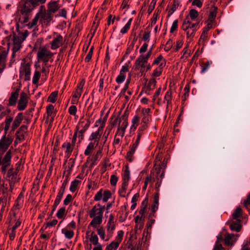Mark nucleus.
<instances>
[{
    "label": "nucleus",
    "mask_w": 250,
    "mask_h": 250,
    "mask_svg": "<svg viewBox=\"0 0 250 250\" xmlns=\"http://www.w3.org/2000/svg\"><path fill=\"white\" fill-rule=\"evenodd\" d=\"M62 233H63L65 235V237L68 239H71L74 234L73 231L68 230L64 229H62Z\"/></svg>",
    "instance_id": "nucleus-49"
},
{
    "label": "nucleus",
    "mask_w": 250,
    "mask_h": 250,
    "mask_svg": "<svg viewBox=\"0 0 250 250\" xmlns=\"http://www.w3.org/2000/svg\"><path fill=\"white\" fill-rule=\"evenodd\" d=\"M26 38V36L21 33H14L12 36L13 47L12 57L15 56V53L20 50L21 44Z\"/></svg>",
    "instance_id": "nucleus-6"
},
{
    "label": "nucleus",
    "mask_w": 250,
    "mask_h": 250,
    "mask_svg": "<svg viewBox=\"0 0 250 250\" xmlns=\"http://www.w3.org/2000/svg\"><path fill=\"white\" fill-rule=\"evenodd\" d=\"M38 21L39 20L36 14L34 19L32 20V21L31 22H29L27 24L28 28H32L34 27L35 26L37 25Z\"/></svg>",
    "instance_id": "nucleus-57"
},
{
    "label": "nucleus",
    "mask_w": 250,
    "mask_h": 250,
    "mask_svg": "<svg viewBox=\"0 0 250 250\" xmlns=\"http://www.w3.org/2000/svg\"><path fill=\"white\" fill-rule=\"evenodd\" d=\"M241 227L240 220L233 221L229 225L231 230L236 232H239L241 229Z\"/></svg>",
    "instance_id": "nucleus-25"
},
{
    "label": "nucleus",
    "mask_w": 250,
    "mask_h": 250,
    "mask_svg": "<svg viewBox=\"0 0 250 250\" xmlns=\"http://www.w3.org/2000/svg\"><path fill=\"white\" fill-rule=\"evenodd\" d=\"M62 196L63 195L61 194V193H58V195L56 197V198L54 201V205H53V208L52 209V212L53 213L55 210L56 209V207L58 206V205L60 204L61 200H62Z\"/></svg>",
    "instance_id": "nucleus-42"
},
{
    "label": "nucleus",
    "mask_w": 250,
    "mask_h": 250,
    "mask_svg": "<svg viewBox=\"0 0 250 250\" xmlns=\"http://www.w3.org/2000/svg\"><path fill=\"white\" fill-rule=\"evenodd\" d=\"M239 237V234L227 233L225 238V243L228 246L232 245L236 242Z\"/></svg>",
    "instance_id": "nucleus-17"
},
{
    "label": "nucleus",
    "mask_w": 250,
    "mask_h": 250,
    "mask_svg": "<svg viewBox=\"0 0 250 250\" xmlns=\"http://www.w3.org/2000/svg\"><path fill=\"white\" fill-rule=\"evenodd\" d=\"M31 64L30 63L23 62L20 67V73L21 75H24V80L29 81L30 79Z\"/></svg>",
    "instance_id": "nucleus-9"
},
{
    "label": "nucleus",
    "mask_w": 250,
    "mask_h": 250,
    "mask_svg": "<svg viewBox=\"0 0 250 250\" xmlns=\"http://www.w3.org/2000/svg\"><path fill=\"white\" fill-rule=\"evenodd\" d=\"M37 56L39 61L46 63L53 56V53L45 46H42L39 47Z\"/></svg>",
    "instance_id": "nucleus-7"
},
{
    "label": "nucleus",
    "mask_w": 250,
    "mask_h": 250,
    "mask_svg": "<svg viewBox=\"0 0 250 250\" xmlns=\"http://www.w3.org/2000/svg\"><path fill=\"white\" fill-rule=\"evenodd\" d=\"M107 236L105 241H108L111 237L113 231L115 229V225L114 222V217L112 214L109 215V219L106 225Z\"/></svg>",
    "instance_id": "nucleus-11"
},
{
    "label": "nucleus",
    "mask_w": 250,
    "mask_h": 250,
    "mask_svg": "<svg viewBox=\"0 0 250 250\" xmlns=\"http://www.w3.org/2000/svg\"><path fill=\"white\" fill-rule=\"evenodd\" d=\"M19 91L20 89L19 88H17L14 92H12L10 97L9 99V105L13 106L16 104L19 96Z\"/></svg>",
    "instance_id": "nucleus-23"
},
{
    "label": "nucleus",
    "mask_w": 250,
    "mask_h": 250,
    "mask_svg": "<svg viewBox=\"0 0 250 250\" xmlns=\"http://www.w3.org/2000/svg\"><path fill=\"white\" fill-rule=\"evenodd\" d=\"M41 74L39 71H36L34 74L32 82L34 84H36L38 83Z\"/></svg>",
    "instance_id": "nucleus-63"
},
{
    "label": "nucleus",
    "mask_w": 250,
    "mask_h": 250,
    "mask_svg": "<svg viewBox=\"0 0 250 250\" xmlns=\"http://www.w3.org/2000/svg\"><path fill=\"white\" fill-rule=\"evenodd\" d=\"M38 21L39 20L36 14L34 19L32 20V21L31 22H29L27 24L28 28H32L34 27L35 26L37 25Z\"/></svg>",
    "instance_id": "nucleus-58"
},
{
    "label": "nucleus",
    "mask_w": 250,
    "mask_h": 250,
    "mask_svg": "<svg viewBox=\"0 0 250 250\" xmlns=\"http://www.w3.org/2000/svg\"><path fill=\"white\" fill-rule=\"evenodd\" d=\"M59 2L57 1H51L48 3L47 12L50 14L54 13L59 8Z\"/></svg>",
    "instance_id": "nucleus-20"
},
{
    "label": "nucleus",
    "mask_w": 250,
    "mask_h": 250,
    "mask_svg": "<svg viewBox=\"0 0 250 250\" xmlns=\"http://www.w3.org/2000/svg\"><path fill=\"white\" fill-rule=\"evenodd\" d=\"M28 103V97L25 92L21 93L20 100L18 102V109L20 110H23L27 106Z\"/></svg>",
    "instance_id": "nucleus-13"
},
{
    "label": "nucleus",
    "mask_w": 250,
    "mask_h": 250,
    "mask_svg": "<svg viewBox=\"0 0 250 250\" xmlns=\"http://www.w3.org/2000/svg\"><path fill=\"white\" fill-rule=\"evenodd\" d=\"M13 120V118L11 116H7L4 121L5 126L4 127V134H6L10 128V125Z\"/></svg>",
    "instance_id": "nucleus-31"
},
{
    "label": "nucleus",
    "mask_w": 250,
    "mask_h": 250,
    "mask_svg": "<svg viewBox=\"0 0 250 250\" xmlns=\"http://www.w3.org/2000/svg\"><path fill=\"white\" fill-rule=\"evenodd\" d=\"M118 180V178L115 175H112L110 179V183L112 186H115L116 185Z\"/></svg>",
    "instance_id": "nucleus-64"
},
{
    "label": "nucleus",
    "mask_w": 250,
    "mask_h": 250,
    "mask_svg": "<svg viewBox=\"0 0 250 250\" xmlns=\"http://www.w3.org/2000/svg\"><path fill=\"white\" fill-rule=\"evenodd\" d=\"M138 146L132 145L130 146L129 150L127 152L126 159L129 162H132L133 160V155L136 151Z\"/></svg>",
    "instance_id": "nucleus-27"
},
{
    "label": "nucleus",
    "mask_w": 250,
    "mask_h": 250,
    "mask_svg": "<svg viewBox=\"0 0 250 250\" xmlns=\"http://www.w3.org/2000/svg\"><path fill=\"white\" fill-rule=\"evenodd\" d=\"M101 135V133H99L98 131H96L95 132H93L89 136V140L92 141L95 139L100 138Z\"/></svg>",
    "instance_id": "nucleus-47"
},
{
    "label": "nucleus",
    "mask_w": 250,
    "mask_h": 250,
    "mask_svg": "<svg viewBox=\"0 0 250 250\" xmlns=\"http://www.w3.org/2000/svg\"><path fill=\"white\" fill-rule=\"evenodd\" d=\"M8 49L0 46V66L4 69L5 67Z\"/></svg>",
    "instance_id": "nucleus-16"
},
{
    "label": "nucleus",
    "mask_w": 250,
    "mask_h": 250,
    "mask_svg": "<svg viewBox=\"0 0 250 250\" xmlns=\"http://www.w3.org/2000/svg\"><path fill=\"white\" fill-rule=\"evenodd\" d=\"M58 92L57 91L52 92L49 96L47 99V101L52 103H54L57 100Z\"/></svg>",
    "instance_id": "nucleus-41"
},
{
    "label": "nucleus",
    "mask_w": 250,
    "mask_h": 250,
    "mask_svg": "<svg viewBox=\"0 0 250 250\" xmlns=\"http://www.w3.org/2000/svg\"><path fill=\"white\" fill-rule=\"evenodd\" d=\"M132 21V18H130L126 24L121 29L120 32L122 34H125L130 28V26Z\"/></svg>",
    "instance_id": "nucleus-46"
},
{
    "label": "nucleus",
    "mask_w": 250,
    "mask_h": 250,
    "mask_svg": "<svg viewBox=\"0 0 250 250\" xmlns=\"http://www.w3.org/2000/svg\"><path fill=\"white\" fill-rule=\"evenodd\" d=\"M36 14L39 22L42 26L49 25L53 20L52 15L47 11L46 12L45 7L43 5L40 6V10Z\"/></svg>",
    "instance_id": "nucleus-5"
},
{
    "label": "nucleus",
    "mask_w": 250,
    "mask_h": 250,
    "mask_svg": "<svg viewBox=\"0 0 250 250\" xmlns=\"http://www.w3.org/2000/svg\"><path fill=\"white\" fill-rule=\"evenodd\" d=\"M198 12L195 9H191L188 15L186 17L184 21V27L186 28L187 25L190 23V21H196L199 20L197 18L198 17Z\"/></svg>",
    "instance_id": "nucleus-12"
},
{
    "label": "nucleus",
    "mask_w": 250,
    "mask_h": 250,
    "mask_svg": "<svg viewBox=\"0 0 250 250\" xmlns=\"http://www.w3.org/2000/svg\"><path fill=\"white\" fill-rule=\"evenodd\" d=\"M183 55L181 57L182 59H187L190 55V52H188V46L187 45L183 50L182 51Z\"/></svg>",
    "instance_id": "nucleus-59"
},
{
    "label": "nucleus",
    "mask_w": 250,
    "mask_h": 250,
    "mask_svg": "<svg viewBox=\"0 0 250 250\" xmlns=\"http://www.w3.org/2000/svg\"><path fill=\"white\" fill-rule=\"evenodd\" d=\"M91 122L88 119L83 117L80 119L76 127V130L78 132L79 142L80 143L84 138V133L88 129Z\"/></svg>",
    "instance_id": "nucleus-4"
},
{
    "label": "nucleus",
    "mask_w": 250,
    "mask_h": 250,
    "mask_svg": "<svg viewBox=\"0 0 250 250\" xmlns=\"http://www.w3.org/2000/svg\"><path fill=\"white\" fill-rule=\"evenodd\" d=\"M128 184L122 183V188L119 190V194L121 197H125L126 196V190Z\"/></svg>",
    "instance_id": "nucleus-44"
},
{
    "label": "nucleus",
    "mask_w": 250,
    "mask_h": 250,
    "mask_svg": "<svg viewBox=\"0 0 250 250\" xmlns=\"http://www.w3.org/2000/svg\"><path fill=\"white\" fill-rule=\"evenodd\" d=\"M125 79V74L120 72L119 75L117 76L116 81L118 83H123Z\"/></svg>",
    "instance_id": "nucleus-62"
},
{
    "label": "nucleus",
    "mask_w": 250,
    "mask_h": 250,
    "mask_svg": "<svg viewBox=\"0 0 250 250\" xmlns=\"http://www.w3.org/2000/svg\"><path fill=\"white\" fill-rule=\"evenodd\" d=\"M161 61H163L162 62H166V61L165 59H164L163 57L161 55H160L158 57L154 59L152 62V65L159 64V63L160 64Z\"/></svg>",
    "instance_id": "nucleus-61"
},
{
    "label": "nucleus",
    "mask_w": 250,
    "mask_h": 250,
    "mask_svg": "<svg viewBox=\"0 0 250 250\" xmlns=\"http://www.w3.org/2000/svg\"><path fill=\"white\" fill-rule=\"evenodd\" d=\"M54 109V107L52 104H49L46 107L47 119L50 120L51 122L54 120V116H53Z\"/></svg>",
    "instance_id": "nucleus-29"
},
{
    "label": "nucleus",
    "mask_w": 250,
    "mask_h": 250,
    "mask_svg": "<svg viewBox=\"0 0 250 250\" xmlns=\"http://www.w3.org/2000/svg\"><path fill=\"white\" fill-rule=\"evenodd\" d=\"M6 135L4 134L0 140V151L2 152L5 151L8 149L13 141L11 137L9 135L6 137Z\"/></svg>",
    "instance_id": "nucleus-10"
},
{
    "label": "nucleus",
    "mask_w": 250,
    "mask_h": 250,
    "mask_svg": "<svg viewBox=\"0 0 250 250\" xmlns=\"http://www.w3.org/2000/svg\"><path fill=\"white\" fill-rule=\"evenodd\" d=\"M128 123L127 120L125 119H123V121H120L119 124L118 129L123 132L125 133V129L127 126Z\"/></svg>",
    "instance_id": "nucleus-38"
},
{
    "label": "nucleus",
    "mask_w": 250,
    "mask_h": 250,
    "mask_svg": "<svg viewBox=\"0 0 250 250\" xmlns=\"http://www.w3.org/2000/svg\"><path fill=\"white\" fill-rule=\"evenodd\" d=\"M38 21L39 20L36 14L34 19L32 20V21L31 22H29L27 24L28 28H32L34 27L35 26L37 25Z\"/></svg>",
    "instance_id": "nucleus-56"
},
{
    "label": "nucleus",
    "mask_w": 250,
    "mask_h": 250,
    "mask_svg": "<svg viewBox=\"0 0 250 250\" xmlns=\"http://www.w3.org/2000/svg\"><path fill=\"white\" fill-rule=\"evenodd\" d=\"M11 112V110L9 108H5V107L2 105L0 104V119L3 118L7 114H9Z\"/></svg>",
    "instance_id": "nucleus-34"
},
{
    "label": "nucleus",
    "mask_w": 250,
    "mask_h": 250,
    "mask_svg": "<svg viewBox=\"0 0 250 250\" xmlns=\"http://www.w3.org/2000/svg\"><path fill=\"white\" fill-rule=\"evenodd\" d=\"M111 131V127H106V129L104 131V134L103 135V139L104 141L102 143L103 145H104L107 139V138L108 137L109 134L110 133V131Z\"/></svg>",
    "instance_id": "nucleus-50"
},
{
    "label": "nucleus",
    "mask_w": 250,
    "mask_h": 250,
    "mask_svg": "<svg viewBox=\"0 0 250 250\" xmlns=\"http://www.w3.org/2000/svg\"><path fill=\"white\" fill-rule=\"evenodd\" d=\"M23 119L22 113H19L16 116L11 126V131H14L20 125Z\"/></svg>",
    "instance_id": "nucleus-21"
},
{
    "label": "nucleus",
    "mask_w": 250,
    "mask_h": 250,
    "mask_svg": "<svg viewBox=\"0 0 250 250\" xmlns=\"http://www.w3.org/2000/svg\"><path fill=\"white\" fill-rule=\"evenodd\" d=\"M65 207L61 208L58 210V212L56 214V216L59 219H61L64 216V215L65 214Z\"/></svg>",
    "instance_id": "nucleus-60"
},
{
    "label": "nucleus",
    "mask_w": 250,
    "mask_h": 250,
    "mask_svg": "<svg viewBox=\"0 0 250 250\" xmlns=\"http://www.w3.org/2000/svg\"><path fill=\"white\" fill-rule=\"evenodd\" d=\"M18 172L14 171L13 169H10L7 172V179L9 183H16L19 181V179L17 177Z\"/></svg>",
    "instance_id": "nucleus-19"
},
{
    "label": "nucleus",
    "mask_w": 250,
    "mask_h": 250,
    "mask_svg": "<svg viewBox=\"0 0 250 250\" xmlns=\"http://www.w3.org/2000/svg\"><path fill=\"white\" fill-rule=\"evenodd\" d=\"M97 233L102 240H106V237L105 235V231L103 227H100L97 229Z\"/></svg>",
    "instance_id": "nucleus-51"
},
{
    "label": "nucleus",
    "mask_w": 250,
    "mask_h": 250,
    "mask_svg": "<svg viewBox=\"0 0 250 250\" xmlns=\"http://www.w3.org/2000/svg\"><path fill=\"white\" fill-rule=\"evenodd\" d=\"M84 84V82L82 81L77 85V88L73 94V97L77 99H79L81 96L83 87Z\"/></svg>",
    "instance_id": "nucleus-24"
},
{
    "label": "nucleus",
    "mask_w": 250,
    "mask_h": 250,
    "mask_svg": "<svg viewBox=\"0 0 250 250\" xmlns=\"http://www.w3.org/2000/svg\"><path fill=\"white\" fill-rule=\"evenodd\" d=\"M156 81L154 78H151L149 80L147 85L146 86V92H147V91H150L151 90H153L156 86Z\"/></svg>",
    "instance_id": "nucleus-32"
},
{
    "label": "nucleus",
    "mask_w": 250,
    "mask_h": 250,
    "mask_svg": "<svg viewBox=\"0 0 250 250\" xmlns=\"http://www.w3.org/2000/svg\"><path fill=\"white\" fill-rule=\"evenodd\" d=\"M95 147V144L93 142L89 143L84 151V155L86 156L89 155L92 152Z\"/></svg>",
    "instance_id": "nucleus-37"
},
{
    "label": "nucleus",
    "mask_w": 250,
    "mask_h": 250,
    "mask_svg": "<svg viewBox=\"0 0 250 250\" xmlns=\"http://www.w3.org/2000/svg\"><path fill=\"white\" fill-rule=\"evenodd\" d=\"M154 181V180H152L151 175L147 176L145 179V184L143 187V189L146 190L147 188L148 183H151V184L152 185Z\"/></svg>",
    "instance_id": "nucleus-54"
},
{
    "label": "nucleus",
    "mask_w": 250,
    "mask_h": 250,
    "mask_svg": "<svg viewBox=\"0 0 250 250\" xmlns=\"http://www.w3.org/2000/svg\"><path fill=\"white\" fill-rule=\"evenodd\" d=\"M154 217H155V216H153V215L149 214V215L148 216V222L146 224V226L147 229H151V228L152 227V225L155 223V219H154Z\"/></svg>",
    "instance_id": "nucleus-45"
},
{
    "label": "nucleus",
    "mask_w": 250,
    "mask_h": 250,
    "mask_svg": "<svg viewBox=\"0 0 250 250\" xmlns=\"http://www.w3.org/2000/svg\"><path fill=\"white\" fill-rule=\"evenodd\" d=\"M63 42V37L60 34H58L55 37L51 42V48L53 50H55L61 46H62Z\"/></svg>",
    "instance_id": "nucleus-15"
},
{
    "label": "nucleus",
    "mask_w": 250,
    "mask_h": 250,
    "mask_svg": "<svg viewBox=\"0 0 250 250\" xmlns=\"http://www.w3.org/2000/svg\"><path fill=\"white\" fill-rule=\"evenodd\" d=\"M32 0H22L20 3V12L21 13L20 20L22 22H27L31 16V11L36 7Z\"/></svg>",
    "instance_id": "nucleus-2"
},
{
    "label": "nucleus",
    "mask_w": 250,
    "mask_h": 250,
    "mask_svg": "<svg viewBox=\"0 0 250 250\" xmlns=\"http://www.w3.org/2000/svg\"><path fill=\"white\" fill-rule=\"evenodd\" d=\"M111 194L110 191L105 190L103 193V201L104 202H106L111 197Z\"/></svg>",
    "instance_id": "nucleus-53"
},
{
    "label": "nucleus",
    "mask_w": 250,
    "mask_h": 250,
    "mask_svg": "<svg viewBox=\"0 0 250 250\" xmlns=\"http://www.w3.org/2000/svg\"><path fill=\"white\" fill-rule=\"evenodd\" d=\"M69 178H68V175H66L65 179L63 180L62 185L61 186V189L58 193L63 195L65 188L68 183V181L69 180Z\"/></svg>",
    "instance_id": "nucleus-39"
},
{
    "label": "nucleus",
    "mask_w": 250,
    "mask_h": 250,
    "mask_svg": "<svg viewBox=\"0 0 250 250\" xmlns=\"http://www.w3.org/2000/svg\"><path fill=\"white\" fill-rule=\"evenodd\" d=\"M242 212V209L239 207H237L235 210L232 214V219L236 220H239L238 218L241 216Z\"/></svg>",
    "instance_id": "nucleus-40"
},
{
    "label": "nucleus",
    "mask_w": 250,
    "mask_h": 250,
    "mask_svg": "<svg viewBox=\"0 0 250 250\" xmlns=\"http://www.w3.org/2000/svg\"><path fill=\"white\" fill-rule=\"evenodd\" d=\"M189 24H187L186 28L184 27V22L183 23L182 28L183 30L186 32L187 37L188 38H191L194 36V33L196 31V29H192L191 28H189Z\"/></svg>",
    "instance_id": "nucleus-30"
},
{
    "label": "nucleus",
    "mask_w": 250,
    "mask_h": 250,
    "mask_svg": "<svg viewBox=\"0 0 250 250\" xmlns=\"http://www.w3.org/2000/svg\"><path fill=\"white\" fill-rule=\"evenodd\" d=\"M104 209V207L101 206L100 204L93 207L89 212V216L93 219L89 224L88 228L91 226L94 228H96L98 225L102 223Z\"/></svg>",
    "instance_id": "nucleus-1"
},
{
    "label": "nucleus",
    "mask_w": 250,
    "mask_h": 250,
    "mask_svg": "<svg viewBox=\"0 0 250 250\" xmlns=\"http://www.w3.org/2000/svg\"><path fill=\"white\" fill-rule=\"evenodd\" d=\"M89 241L94 246L101 244L99 243V238L98 236L94 234V232H92L90 234Z\"/></svg>",
    "instance_id": "nucleus-33"
},
{
    "label": "nucleus",
    "mask_w": 250,
    "mask_h": 250,
    "mask_svg": "<svg viewBox=\"0 0 250 250\" xmlns=\"http://www.w3.org/2000/svg\"><path fill=\"white\" fill-rule=\"evenodd\" d=\"M166 62H161L159 66L154 70L152 76L153 77H157L160 76L162 73V69L165 66Z\"/></svg>",
    "instance_id": "nucleus-28"
},
{
    "label": "nucleus",
    "mask_w": 250,
    "mask_h": 250,
    "mask_svg": "<svg viewBox=\"0 0 250 250\" xmlns=\"http://www.w3.org/2000/svg\"><path fill=\"white\" fill-rule=\"evenodd\" d=\"M74 145H72V144H70L69 143H64L62 145V147L66 148V150L65 151V156L67 158H69L73 150V147Z\"/></svg>",
    "instance_id": "nucleus-26"
},
{
    "label": "nucleus",
    "mask_w": 250,
    "mask_h": 250,
    "mask_svg": "<svg viewBox=\"0 0 250 250\" xmlns=\"http://www.w3.org/2000/svg\"><path fill=\"white\" fill-rule=\"evenodd\" d=\"M147 205L148 198L146 197L141 203L139 215L135 218V222L136 223L135 229L141 230L143 228L145 220V214L147 209Z\"/></svg>",
    "instance_id": "nucleus-3"
},
{
    "label": "nucleus",
    "mask_w": 250,
    "mask_h": 250,
    "mask_svg": "<svg viewBox=\"0 0 250 250\" xmlns=\"http://www.w3.org/2000/svg\"><path fill=\"white\" fill-rule=\"evenodd\" d=\"M123 183L128 184L130 179V172L128 166H126L122 173Z\"/></svg>",
    "instance_id": "nucleus-22"
},
{
    "label": "nucleus",
    "mask_w": 250,
    "mask_h": 250,
    "mask_svg": "<svg viewBox=\"0 0 250 250\" xmlns=\"http://www.w3.org/2000/svg\"><path fill=\"white\" fill-rule=\"evenodd\" d=\"M212 27V23H208L206 27L203 29V32L199 39V42H204L208 41V32Z\"/></svg>",
    "instance_id": "nucleus-18"
},
{
    "label": "nucleus",
    "mask_w": 250,
    "mask_h": 250,
    "mask_svg": "<svg viewBox=\"0 0 250 250\" xmlns=\"http://www.w3.org/2000/svg\"><path fill=\"white\" fill-rule=\"evenodd\" d=\"M146 63H147V62L139 56L135 61L134 66V69L136 70H140L141 72H143L144 69L146 68Z\"/></svg>",
    "instance_id": "nucleus-14"
},
{
    "label": "nucleus",
    "mask_w": 250,
    "mask_h": 250,
    "mask_svg": "<svg viewBox=\"0 0 250 250\" xmlns=\"http://www.w3.org/2000/svg\"><path fill=\"white\" fill-rule=\"evenodd\" d=\"M212 63L211 61H208L206 62H203L202 63L201 66L202 67L201 72L205 73L209 68L210 64Z\"/></svg>",
    "instance_id": "nucleus-43"
},
{
    "label": "nucleus",
    "mask_w": 250,
    "mask_h": 250,
    "mask_svg": "<svg viewBox=\"0 0 250 250\" xmlns=\"http://www.w3.org/2000/svg\"><path fill=\"white\" fill-rule=\"evenodd\" d=\"M171 96L172 92L171 90H169L166 92L164 98V102H167V108L168 105L171 104Z\"/></svg>",
    "instance_id": "nucleus-35"
},
{
    "label": "nucleus",
    "mask_w": 250,
    "mask_h": 250,
    "mask_svg": "<svg viewBox=\"0 0 250 250\" xmlns=\"http://www.w3.org/2000/svg\"><path fill=\"white\" fill-rule=\"evenodd\" d=\"M38 21L39 20L36 14L34 19L32 20V21L31 22H29L27 24L28 28H32L34 27L35 26L37 25Z\"/></svg>",
    "instance_id": "nucleus-55"
},
{
    "label": "nucleus",
    "mask_w": 250,
    "mask_h": 250,
    "mask_svg": "<svg viewBox=\"0 0 250 250\" xmlns=\"http://www.w3.org/2000/svg\"><path fill=\"white\" fill-rule=\"evenodd\" d=\"M102 156V149H100L98 150L95 154V155L93 156V163H96L97 161H99L100 159L101 158Z\"/></svg>",
    "instance_id": "nucleus-52"
},
{
    "label": "nucleus",
    "mask_w": 250,
    "mask_h": 250,
    "mask_svg": "<svg viewBox=\"0 0 250 250\" xmlns=\"http://www.w3.org/2000/svg\"><path fill=\"white\" fill-rule=\"evenodd\" d=\"M124 231L122 230L118 231L115 240L108 245L105 250H117L122 241Z\"/></svg>",
    "instance_id": "nucleus-8"
},
{
    "label": "nucleus",
    "mask_w": 250,
    "mask_h": 250,
    "mask_svg": "<svg viewBox=\"0 0 250 250\" xmlns=\"http://www.w3.org/2000/svg\"><path fill=\"white\" fill-rule=\"evenodd\" d=\"M79 182V181L78 180H74L71 182L70 187V191L71 192H74L77 190Z\"/></svg>",
    "instance_id": "nucleus-48"
},
{
    "label": "nucleus",
    "mask_w": 250,
    "mask_h": 250,
    "mask_svg": "<svg viewBox=\"0 0 250 250\" xmlns=\"http://www.w3.org/2000/svg\"><path fill=\"white\" fill-rule=\"evenodd\" d=\"M11 159V152L10 150H9L5 156H4L3 159H1V162L4 164H7L10 165Z\"/></svg>",
    "instance_id": "nucleus-36"
}]
</instances>
